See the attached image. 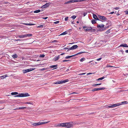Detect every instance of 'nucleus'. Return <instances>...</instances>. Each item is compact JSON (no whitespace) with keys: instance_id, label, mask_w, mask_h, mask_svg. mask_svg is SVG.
I'll use <instances>...</instances> for the list:
<instances>
[{"instance_id":"46","label":"nucleus","mask_w":128,"mask_h":128,"mask_svg":"<svg viewBox=\"0 0 128 128\" xmlns=\"http://www.w3.org/2000/svg\"><path fill=\"white\" fill-rule=\"evenodd\" d=\"M56 126H61V123H59Z\"/></svg>"},{"instance_id":"17","label":"nucleus","mask_w":128,"mask_h":128,"mask_svg":"<svg viewBox=\"0 0 128 128\" xmlns=\"http://www.w3.org/2000/svg\"><path fill=\"white\" fill-rule=\"evenodd\" d=\"M72 3V0H71L65 2L64 4H70Z\"/></svg>"},{"instance_id":"60","label":"nucleus","mask_w":128,"mask_h":128,"mask_svg":"<svg viewBox=\"0 0 128 128\" xmlns=\"http://www.w3.org/2000/svg\"><path fill=\"white\" fill-rule=\"evenodd\" d=\"M101 59H102L101 58H98V59H97V60L98 61L99 60H101Z\"/></svg>"},{"instance_id":"62","label":"nucleus","mask_w":128,"mask_h":128,"mask_svg":"<svg viewBox=\"0 0 128 128\" xmlns=\"http://www.w3.org/2000/svg\"><path fill=\"white\" fill-rule=\"evenodd\" d=\"M78 93L75 92H74L72 93H71V94H78Z\"/></svg>"},{"instance_id":"39","label":"nucleus","mask_w":128,"mask_h":128,"mask_svg":"<svg viewBox=\"0 0 128 128\" xmlns=\"http://www.w3.org/2000/svg\"><path fill=\"white\" fill-rule=\"evenodd\" d=\"M71 18L73 19H74L76 18V16H75L73 15L72 16Z\"/></svg>"},{"instance_id":"37","label":"nucleus","mask_w":128,"mask_h":128,"mask_svg":"<svg viewBox=\"0 0 128 128\" xmlns=\"http://www.w3.org/2000/svg\"><path fill=\"white\" fill-rule=\"evenodd\" d=\"M26 39H23V40H20V39H17V40L15 39L14 40V41H20V40H26Z\"/></svg>"},{"instance_id":"26","label":"nucleus","mask_w":128,"mask_h":128,"mask_svg":"<svg viewBox=\"0 0 128 128\" xmlns=\"http://www.w3.org/2000/svg\"><path fill=\"white\" fill-rule=\"evenodd\" d=\"M104 76H103L102 78H98V79L96 80L98 81V80H101L103 79H104Z\"/></svg>"},{"instance_id":"5","label":"nucleus","mask_w":128,"mask_h":128,"mask_svg":"<svg viewBox=\"0 0 128 128\" xmlns=\"http://www.w3.org/2000/svg\"><path fill=\"white\" fill-rule=\"evenodd\" d=\"M65 127L67 128H70L73 126V125L72 122L66 123Z\"/></svg>"},{"instance_id":"8","label":"nucleus","mask_w":128,"mask_h":128,"mask_svg":"<svg viewBox=\"0 0 128 128\" xmlns=\"http://www.w3.org/2000/svg\"><path fill=\"white\" fill-rule=\"evenodd\" d=\"M50 4L49 2L46 3L45 4L42 6L41 8H46L49 6Z\"/></svg>"},{"instance_id":"12","label":"nucleus","mask_w":128,"mask_h":128,"mask_svg":"<svg viewBox=\"0 0 128 128\" xmlns=\"http://www.w3.org/2000/svg\"><path fill=\"white\" fill-rule=\"evenodd\" d=\"M127 45L126 44H121L120 46V47H127Z\"/></svg>"},{"instance_id":"24","label":"nucleus","mask_w":128,"mask_h":128,"mask_svg":"<svg viewBox=\"0 0 128 128\" xmlns=\"http://www.w3.org/2000/svg\"><path fill=\"white\" fill-rule=\"evenodd\" d=\"M66 123H61V126L65 127Z\"/></svg>"},{"instance_id":"48","label":"nucleus","mask_w":128,"mask_h":128,"mask_svg":"<svg viewBox=\"0 0 128 128\" xmlns=\"http://www.w3.org/2000/svg\"><path fill=\"white\" fill-rule=\"evenodd\" d=\"M76 56V54H74V55H72V56H69L70 57V58L72 57L73 56Z\"/></svg>"},{"instance_id":"55","label":"nucleus","mask_w":128,"mask_h":128,"mask_svg":"<svg viewBox=\"0 0 128 128\" xmlns=\"http://www.w3.org/2000/svg\"><path fill=\"white\" fill-rule=\"evenodd\" d=\"M94 73H90H90H88L87 74V75H89V74H94Z\"/></svg>"},{"instance_id":"30","label":"nucleus","mask_w":128,"mask_h":128,"mask_svg":"<svg viewBox=\"0 0 128 128\" xmlns=\"http://www.w3.org/2000/svg\"><path fill=\"white\" fill-rule=\"evenodd\" d=\"M101 84H93L92 85V86H97L100 85Z\"/></svg>"},{"instance_id":"16","label":"nucleus","mask_w":128,"mask_h":128,"mask_svg":"<svg viewBox=\"0 0 128 128\" xmlns=\"http://www.w3.org/2000/svg\"><path fill=\"white\" fill-rule=\"evenodd\" d=\"M78 47V46L77 45H74L73 46H72V50L75 49L76 48H77Z\"/></svg>"},{"instance_id":"47","label":"nucleus","mask_w":128,"mask_h":128,"mask_svg":"<svg viewBox=\"0 0 128 128\" xmlns=\"http://www.w3.org/2000/svg\"><path fill=\"white\" fill-rule=\"evenodd\" d=\"M59 21H57L56 22H54V23L55 24H57L59 23Z\"/></svg>"},{"instance_id":"64","label":"nucleus","mask_w":128,"mask_h":128,"mask_svg":"<svg viewBox=\"0 0 128 128\" xmlns=\"http://www.w3.org/2000/svg\"><path fill=\"white\" fill-rule=\"evenodd\" d=\"M70 70L69 68H68V69L66 70V71H67V72H68V71L69 70Z\"/></svg>"},{"instance_id":"6","label":"nucleus","mask_w":128,"mask_h":128,"mask_svg":"<svg viewBox=\"0 0 128 128\" xmlns=\"http://www.w3.org/2000/svg\"><path fill=\"white\" fill-rule=\"evenodd\" d=\"M34 68H31L29 69H27L24 70H23V72L24 73H25L27 72H29L31 71H32L34 70Z\"/></svg>"},{"instance_id":"51","label":"nucleus","mask_w":128,"mask_h":128,"mask_svg":"<svg viewBox=\"0 0 128 128\" xmlns=\"http://www.w3.org/2000/svg\"><path fill=\"white\" fill-rule=\"evenodd\" d=\"M106 67H113V66H110L108 64H107L106 66Z\"/></svg>"},{"instance_id":"7","label":"nucleus","mask_w":128,"mask_h":128,"mask_svg":"<svg viewBox=\"0 0 128 128\" xmlns=\"http://www.w3.org/2000/svg\"><path fill=\"white\" fill-rule=\"evenodd\" d=\"M105 89V88L104 87L99 88H94L92 91L94 92L96 91L99 90H104Z\"/></svg>"},{"instance_id":"52","label":"nucleus","mask_w":128,"mask_h":128,"mask_svg":"<svg viewBox=\"0 0 128 128\" xmlns=\"http://www.w3.org/2000/svg\"><path fill=\"white\" fill-rule=\"evenodd\" d=\"M69 57V56H68L66 57L65 58L66 59H68L70 58Z\"/></svg>"},{"instance_id":"28","label":"nucleus","mask_w":128,"mask_h":128,"mask_svg":"<svg viewBox=\"0 0 128 128\" xmlns=\"http://www.w3.org/2000/svg\"><path fill=\"white\" fill-rule=\"evenodd\" d=\"M85 58H82L80 60L81 62H82L84 61L85 60Z\"/></svg>"},{"instance_id":"29","label":"nucleus","mask_w":128,"mask_h":128,"mask_svg":"<svg viewBox=\"0 0 128 128\" xmlns=\"http://www.w3.org/2000/svg\"><path fill=\"white\" fill-rule=\"evenodd\" d=\"M24 104H33V103L32 102H25Z\"/></svg>"},{"instance_id":"1","label":"nucleus","mask_w":128,"mask_h":128,"mask_svg":"<svg viewBox=\"0 0 128 128\" xmlns=\"http://www.w3.org/2000/svg\"><path fill=\"white\" fill-rule=\"evenodd\" d=\"M84 30L86 32L90 30L92 32H94L96 30L95 29H92V28L91 27H86V26H84L83 27Z\"/></svg>"},{"instance_id":"27","label":"nucleus","mask_w":128,"mask_h":128,"mask_svg":"<svg viewBox=\"0 0 128 128\" xmlns=\"http://www.w3.org/2000/svg\"><path fill=\"white\" fill-rule=\"evenodd\" d=\"M40 10H35L34 12V13H38L40 12Z\"/></svg>"},{"instance_id":"31","label":"nucleus","mask_w":128,"mask_h":128,"mask_svg":"<svg viewBox=\"0 0 128 128\" xmlns=\"http://www.w3.org/2000/svg\"><path fill=\"white\" fill-rule=\"evenodd\" d=\"M91 22L92 24H94L96 23L95 20L94 19H92L91 20Z\"/></svg>"},{"instance_id":"53","label":"nucleus","mask_w":128,"mask_h":128,"mask_svg":"<svg viewBox=\"0 0 128 128\" xmlns=\"http://www.w3.org/2000/svg\"><path fill=\"white\" fill-rule=\"evenodd\" d=\"M126 14H128V10H126L124 12Z\"/></svg>"},{"instance_id":"54","label":"nucleus","mask_w":128,"mask_h":128,"mask_svg":"<svg viewBox=\"0 0 128 128\" xmlns=\"http://www.w3.org/2000/svg\"><path fill=\"white\" fill-rule=\"evenodd\" d=\"M116 10H118L119 9V7H116L114 8Z\"/></svg>"},{"instance_id":"63","label":"nucleus","mask_w":128,"mask_h":128,"mask_svg":"<svg viewBox=\"0 0 128 128\" xmlns=\"http://www.w3.org/2000/svg\"><path fill=\"white\" fill-rule=\"evenodd\" d=\"M68 49V48H64V49H65V50H66V49Z\"/></svg>"},{"instance_id":"3","label":"nucleus","mask_w":128,"mask_h":128,"mask_svg":"<svg viewBox=\"0 0 128 128\" xmlns=\"http://www.w3.org/2000/svg\"><path fill=\"white\" fill-rule=\"evenodd\" d=\"M121 104H120V103H117L108 106H106V108H113L117 106H119Z\"/></svg>"},{"instance_id":"61","label":"nucleus","mask_w":128,"mask_h":128,"mask_svg":"<svg viewBox=\"0 0 128 128\" xmlns=\"http://www.w3.org/2000/svg\"><path fill=\"white\" fill-rule=\"evenodd\" d=\"M125 52L126 53H128V50L125 51Z\"/></svg>"},{"instance_id":"44","label":"nucleus","mask_w":128,"mask_h":128,"mask_svg":"<svg viewBox=\"0 0 128 128\" xmlns=\"http://www.w3.org/2000/svg\"><path fill=\"white\" fill-rule=\"evenodd\" d=\"M32 125L34 126H37L36 123H34L32 124Z\"/></svg>"},{"instance_id":"15","label":"nucleus","mask_w":128,"mask_h":128,"mask_svg":"<svg viewBox=\"0 0 128 128\" xmlns=\"http://www.w3.org/2000/svg\"><path fill=\"white\" fill-rule=\"evenodd\" d=\"M26 108L24 107H19V108H16L15 109H14V110H18L19 109H24Z\"/></svg>"},{"instance_id":"41","label":"nucleus","mask_w":128,"mask_h":128,"mask_svg":"<svg viewBox=\"0 0 128 128\" xmlns=\"http://www.w3.org/2000/svg\"><path fill=\"white\" fill-rule=\"evenodd\" d=\"M44 56H45L44 55V54H41L40 55V57L42 58H43V57H44Z\"/></svg>"},{"instance_id":"14","label":"nucleus","mask_w":128,"mask_h":128,"mask_svg":"<svg viewBox=\"0 0 128 128\" xmlns=\"http://www.w3.org/2000/svg\"><path fill=\"white\" fill-rule=\"evenodd\" d=\"M60 55H58V56H56L54 59V60L55 61H56L60 58Z\"/></svg>"},{"instance_id":"21","label":"nucleus","mask_w":128,"mask_h":128,"mask_svg":"<svg viewBox=\"0 0 128 128\" xmlns=\"http://www.w3.org/2000/svg\"><path fill=\"white\" fill-rule=\"evenodd\" d=\"M12 57L14 58H17L18 57L17 55L16 54L13 55H12Z\"/></svg>"},{"instance_id":"11","label":"nucleus","mask_w":128,"mask_h":128,"mask_svg":"<svg viewBox=\"0 0 128 128\" xmlns=\"http://www.w3.org/2000/svg\"><path fill=\"white\" fill-rule=\"evenodd\" d=\"M104 25L103 24H102L101 25L100 24H98L97 26L99 28H104Z\"/></svg>"},{"instance_id":"23","label":"nucleus","mask_w":128,"mask_h":128,"mask_svg":"<svg viewBox=\"0 0 128 128\" xmlns=\"http://www.w3.org/2000/svg\"><path fill=\"white\" fill-rule=\"evenodd\" d=\"M18 94V93L17 92H12L11 93V94L12 95H16Z\"/></svg>"},{"instance_id":"13","label":"nucleus","mask_w":128,"mask_h":128,"mask_svg":"<svg viewBox=\"0 0 128 128\" xmlns=\"http://www.w3.org/2000/svg\"><path fill=\"white\" fill-rule=\"evenodd\" d=\"M57 66H58V65H54L50 66V68H54V69H56L57 68Z\"/></svg>"},{"instance_id":"25","label":"nucleus","mask_w":128,"mask_h":128,"mask_svg":"<svg viewBox=\"0 0 128 128\" xmlns=\"http://www.w3.org/2000/svg\"><path fill=\"white\" fill-rule=\"evenodd\" d=\"M7 76L6 75H4L0 76L1 78L2 79H3Z\"/></svg>"},{"instance_id":"57","label":"nucleus","mask_w":128,"mask_h":128,"mask_svg":"<svg viewBox=\"0 0 128 128\" xmlns=\"http://www.w3.org/2000/svg\"><path fill=\"white\" fill-rule=\"evenodd\" d=\"M72 47H71L70 48H68V51L69 50H72V49L71 48H72Z\"/></svg>"},{"instance_id":"2","label":"nucleus","mask_w":128,"mask_h":128,"mask_svg":"<svg viewBox=\"0 0 128 128\" xmlns=\"http://www.w3.org/2000/svg\"><path fill=\"white\" fill-rule=\"evenodd\" d=\"M30 96L29 94L28 93L25 94L24 93H19L18 95L15 96L14 97H23L28 96Z\"/></svg>"},{"instance_id":"38","label":"nucleus","mask_w":128,"mask_h":128,"mask_svg":"<svg viewBox=\"0 0 128 128\" xmlns=\"http://www.w3.org/2000/svg\"><path fill=\"white\" fill-rule=\"evenodd\" d=\"M110 30L109 29V30H108L107 31H106L105 32V33L106 34H107L110 33Z\"/></svg>"},{"instance_id":"56","label":"nucleus","mask_w":128,"mask_h":128,"mask_svg":"<svg viewBox=\"0 0 128 128\" xmlns=\"http://www.w3.org/2000/svg\"><path fill=\"white\" fill-rule=\"evenodd\" d=\"M87 14V13H85V12H84V13L83 14V16H85L86 15V14Z\"/></svg>"},{"instance_id":"18","label":"nucleus","mask_w":128,"mask_h":128,"mask_svg":"<svg viewBox=\"0 0 128 128\" xmlns=\"http://www.w3.org/2000/svg\"><path fill=\"white\" fill-rule=\"evenodd\" d=\"M24 24L26 25L32 26L34 25V24H33L30 23H24Z\"/></svg>"},{"instance_id":"40","label":"nucleus","mask_w":128,"mask_h":128,"mask_svg":"<svg viewBox=\"0 0 128 128\" xmlns=\"http://www.w3.org/2000/svg\"><path fill=\"white\" fill-rule=\"evenodd\" d=\"M37 126H38L41 124V122L36 123Z\"/></svg>"},{"instance_id":"10","label":"nucleus","mask_w":128,"mask_h":128,"mask_svg":"<svg viewBox=\"0 0 128 128\" xmlns=\"http://www.w3.org/2000/svg\"><path fill=\"white\" fill-rule=\"evenodd\" d=\"M93 18L96 20H100L98 17H97V16L95 14H93ZM100 21H101V20H100Z\"/></svg>"},{"instance_id":"34","label":"nucleus","mask_w":128,"mask_h":128,"mask_svg":"<svg viewBox=\"0 0 128 128\" xmlns=\"http://www.w3.org/2000/svg\"><path fill=\"white\" fill-rule=\"evenodd\" d=\"M67 34V32L66 31H65L64 32L60 34V35H65L66 34Z\"/></svg>"},{"instance_id":"33","label":"nucleus","mask_w":128,"mask_h":128,"mask_svg":"<svg viewBox=\"0 0 128 128\" xmlns=\"http://www.w3.org/2000/svg\"><path fill=\"white\" fill-rule=\"evenodd\" d=\"M127 102L125 101L122 102H121V103H120L121 104V105L122 104H127Z\"/></svg>"},{"instance_id":"58","label":"nucleus","mask_w":128,"mask_h":128,"mask_svg":"<svg viewBox=\"0 0 128 128\" xmlns=\"http://www.w3.org/2000/svg\"><path fill=\"white\" fill-rule=\"evenodd\" d=\"M114 12H112L109 13V14H112L114 13Z\"/></svg>"},{"instance_id":"4","label":"nucleus","mask_w":128,"mask_h":128,"mask_svg":"<svg viewBox=\"0 0 128 128\" xmlns=\"http://www.w3.org/2000/svg\"><path fill=\"white\" fill-rule=\"evenodd\" d=\"M68 81V80L66 79L63 80H61L56 82L54 83V84H63V83H64L66 82H67Z\"/></svg>"},{"instance_id":"35","label":"nucleus","mask_w":128,"mask_h":128,"mask_svg":"<svg viewBox=\"0 0 128 128\" xmlns=\"http://www.w3.org/2000/svg\"><path fill=\"white\" fill-rule=\"evenodd\" d=\"M85 52H78V53H77V54H76V56L77 55H78V54H81L83 53H84Z\"/></svg>"},{"instance_id":"19","label":"nucleus","mask_w":128,"mask_h":128,"mask_svg":"<svg viewBox=\"0 0 128 128\" xmlns=\"http://www.w3.org/2000/svg\"><path fill=\"white\" fill-rule=\"evenodd\" d=\"M25 34L24 35H20L18 36V37H19L20 38H24V37H26Z\"/></svg>"},{"instance_id":"59","label":"nucleus","mask_w":128,"mask_h":128,"mask_svg":"<svg viewBox=\"0 0 128 128\" xmlns=\"http://www.w3.org/2000/svg\"><path fill=\"white\" fill-rule=\"evenodd\" d=\"M48 18V17H46L44 18H42L44 19L45 20H46Z\"/></svg>"},{"instance_id":"42","label":"nucleus","mask_w":128,"mask_h":128,"mask_svg":"<svg viewBox=\"0 0 128 128\" xmlns=\"http://www.w3.org/2000/svg\"><path fill=\"white\" fill-rule=\"evenodd\" d=\"M86 74V73H81V74H78V75H82L85 74Z\"/></svg>"},{"instance_id":"20","label":"nucleus","mask_w":128,"mask_h":128,"mask_svg":"<svg viewBox=\"0 0 128 128\" xmlns=\"http://www.w3.org/2000/svg\"><path fill=\"white\" fill-rule=\"evenodd\" d=\"M25 37H31L32 35V34H25Z\"/></svg>"},{"instance_id":"45","label":"nucleus","mask_w":128,"mask_h":128,"mask_svg":"<svg viewBox=\"0 0 128 128\" xmlns=\"http://www.w3.org/2000/svg\"><path fill=\"white\" fill-rule=\"evenodd\" d=\"M69 60H62V62H65L68 61Z\"/></svg>"},{"instance_id":"32","label":"nucleus","mask_w":128,"mask_h":128,"mask_svg":"<svg viewBox=\"0 0 128 128\" xmlns=\"http://www.w3.org/2000/svg\"><path fill=\"white\" fill-rule=\"evenodd\" d=\"M50 122V121H47L46 122H41V124L48 123Z\"/></svg>"},{"instance_id":"43","label":"nucleus","mask_w":128,"mask_h":128,"mask_svg":"<svg viewBox=\"0 0 128 128\" xmlns=\"http://www.w3.org/2000/svg\"><path fill=\"white\" fill-rule=\"evenodd\" d=\"M68 17H66L65 18V21H67L68 20Z\"/></svg>"},{"instance_id":"9","label":"nucleus","mask_w":128,"mask_h":128,"mask_svg":"<svg viewBox=\"0 0 128 128\" xmlns=\"http://www.w3.org/2000/svg\"><path fill=\"white\" fill-rule=\"evenodd\" d=\"M98 17L100 19L104 20V21H106L107 20V18L104 16L98 15Z\"/></svg>"},{"instance_id":"22","label":"nucleus","mask_w":128,"mask_h":128,"mask_svg":"<svg viewBox=\"0 0 128 128\" xmlns=\"http://www.w3.org/2000/svg\"><path fill=\"white\" fill-rule=\"evenodd\" d=\"M72 3L80 2V0H72Z\"/></svg>"},{"instance_id":"36","label":"nucleus","mask_w":128,"mask_h":128,"mask_svg":"<svg viewBox=\"0 0 128 128\" xmlns=\"http://www.w3.org/2000/svg\"><path fill=\"white\" fill-rule=\"evenodd\" d=\"M44 25H41L40 26H37V28H42L43 27Z\"/></svg>"},{"instance_id":"49","label":"nucleus","mask_w":128,"mask_h":128,"mask_svg":"<svg viewBox=\"0 0 128 128\" xmlns=\"http://www.w3.org/2000/svg\"><path fill=\"white\" fill-rule=\"evenodd\" d=\"M58 41L57 40H54L52 42H57Z\"/></svg>"},{"instance_id":"50","label":"nucleus","mask_w":128,"mask_h":128,"mask_svg":"<svg viewBox=\"0 0 128 128\" xmlns=\"http://www.w3.org/2000/svg\"><path fill=\"white\" fill-rule=\"evenodd\" d=\"M120 52H121L122 54H124V51L122 50H120Z\"/></svg>"}]
</instances>
